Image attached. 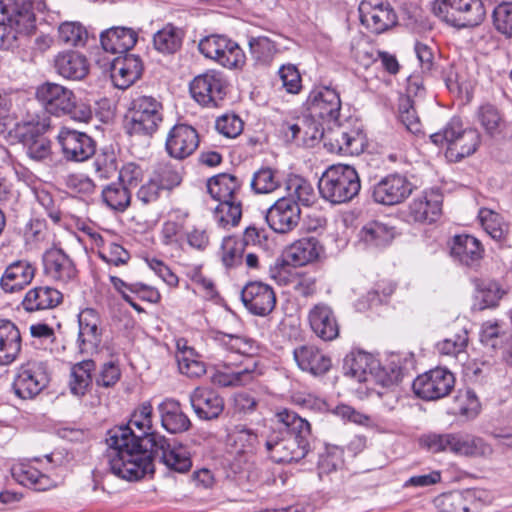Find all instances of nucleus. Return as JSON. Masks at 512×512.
Masks as SVG:
<instances>
[{
	"mask_svg": "<svg viewBox=\"0 0 512 512\" xmlns=\"http://www.w3.org/2000/svg\"><path fill=\"white\" fill-rule=\"evenodd\" d=\"M150 447L144 451L124 453V458L114 460L116 476L129 481L154 474V461L158 460L169 470L186 473L192 467L189 454L182 446L171 445L163 435L148 438Z\"/></svg>",
	"mask_w": 512,
	"mask_h": 512,
	"instance_id": "f257e3e1",
	"label": "nucleus"
},
{
	"mask_svg": "<svg viewBox=\"0 0 512 512\" xmlns=\"http://www.w3.org/2000/svg\"><path fill=\"white\" fill-rule=\"evenodd\" d=\"M275 417L281 427H271L265 435H262L268 457L278 464L298 462L310 449L309 422L288 409L277 412Z\"/></svg>",
	"mask_w": 512,
	"mask_h": 512,
	"instance_id": "f03ea898",
	"label": "nucleus"
},
{
	"mask_svg": "<svg viewBox=\"0 0 512 512\" xmlns=\"http://www.w3.org/2000/svg\"><path fill=\"white\" fill-rule=\"evenodd\" d=\"M152 405L142 403L132 414L126 426L115 427L108 431L106 443L107 458L111 472L116 475L114 460L124 458V453H136L150 447L148 438L160 435L152 431Z\"/></svg>",
	"mask_w": 512,
	"mask_h": 512,
	"instance_id": "7ed1b4c3",
	"label": "nucleus"
},
{
	"mask_svg": "<svg viewBox=\"0 0 512 512\" xmlns=\"http://www.w3.org/2000/svg\"><path fill=\"white\" fill-rule=\"evenodd\" d=\"M36 98L44 111L41 115H67L71 119L88 123L93 118V110L90 104L77 100L74 92L67 87L45 82L36 90Z\"/></svg>",
	"mask_w": 512,
	"mask_h": 512,
	"instance_id": "20e7f679",
	"label": "nucleus"
},
{
	"mask_svg": "<svg viewBox=\"0 0 512 512\" xmlns=\"http://www.w3.org/2000/svg\"><path fill=\"white\" fill-rule=\"evenodd\" d=\"M207 189L219 202L214 210L217 223L222 227L238 225L242 216V203L238 198L241 181L232 174L221 173L208 180Z\"/></svg>",
	"mask_w": 512,
	"mask_h": 512,
	"instance_id": "39448f33",
	"label": "nucleus"
},
{
	"mask_svg": "<svg viewBox=\"0 0 512 512\" xmlns=\"http://www.w3.org/2000/svg\"><path fill=\"white\" fill-rule=\"evenodd\" d=\"M35 22L30 4L0 0V49L16 47L19 36H26L35 30Z\"/></svg>",
	"mask_w": 512,
	"mask_h": 512,
	"instance_id": "423d86ee",
	"label": "nucleus"
},
{
	"mask_svg": "<svg viewBox=\"0 0 512 512\" xmlns=\"http://www.w3.org/2000/svg\"><path fill=\"white\" fill-rule=\"evenodd\" d=\"M361 188L356 169L350 165H332L318 182L319 193L323 199L332 204L351 201Z\"/></svg>",
	"mask_w": 512,
	"mask_h": 512,
	"instance_id": "0eeeda50",
	"label": "nucleus"
},
{
	"mask_svg": "<svg viewBox=\"0 0 512 512\" xmlns=\"http://www.w3.org/2000/svg\"><path fill=\"white\" fill-rule=\"evenodd\" d=\"M51 128L49 115H28L16 126V135L26 155L33 161L45 162L51 158V141L44 134Z\"/></svg>",
	"mask_w": 512,
	"mask_h": 512,
	"instance_id": "6e6552de",
	"label": "nucleus"
},
{
	"mask_svg": "<svg viewBox=\"0 0 512 512\" xmlns=\"http://www.w3.org/2000/svg\"><path fill=\"white\" fill-rule=\"evenodd\" d=\"M430 139L437 146L447 145V157L458 161L477 150L481 137L476 129L464 128L462 120L453 117L442 131L431 134Z\"/></svg>",
	"mask_w": 512,
	"mask_h": 512,
	"instance_id": "1a4fd4ad",
	"label": "nucleus"
},
{
	"mask_svg": "<svg viewBox=\"0 0 512 512\" xmlns=\"http://www.w3.org/2000/svg\"><path fill=\"white\" fill-rule=\"evenodd\" d=\"M424 444L433 453L451 452L467 457H486L492 454V448L482 438L461 433H432L423 439Z\"/></svg>",
	"mask_w": 512,
	"mask_h": 512,
	"instance_id": "9d476101",
	"label": "nucleus"
},
{
	"mask_svg": "<svg viewBox=\"0 0 512 512\" xmlns=\"http://www.w3.org/2000/svg\"><path fill=\"white\" fill-rule=\"evenodd\" d=\"M432 10L439 19L457 28L477 26L486 15L482 0H435Z\"/></svg>",
	"mask_w": 512,
	"mask_h": 512,
	"instance_id": "9b49d317",
	"label": "nucleus"
},
{
	"mask_svg": "<svg viewBox=\"0 0 512 512\" xmlns=\"http://www.w3.org/2000/svg\"><path fill=\"white\" fill-rule=\"evenodd\" d=\"M162 120L161 102L151 96H139L131 103L125 128L130 135L151 136Z\"/></svg>",
	"mask_w": 512,
	"mask_h": 512,
	"instance_id": "f8f14e48",
	"label": "nucleus"
},
{
	"mask_svg": "<svg viewBox=\"0 0 512 512\" xmlns=\"http://www.w3.org/2000/svg\"><path fill=\"white\" fill-rule=\"evenodd\" d=\"M49 381L46 363L29 360L18 368L13 389L19 398L32 399L47 387Z\"/></svg>",
	"mask_w": 512,
	"mask_h": 512,
	"instance_id": "ddd939ff",
	"label": "nucleus"
},
{
	"mask_svg": "<svg viewBox=\"0 0 512 512\" xmlns=\"http://www.w3.org/2000/svg\"><path fill=\"white\" fill-rule=\"evenodd\" d=\"M360 23L371 33L379 35L398 24V17L386 0H362L358 6Z\"/></svg>",
	"mask_w": 512,
	"mask_h": 512,
	"instance_id": "4468645a",
	"label": "nucleus"
},
{
	"mask_svg": "<svg viewBox=\"0 0 512 512\" xmlns=\"http://www.w3.org/2000/svg\"><path fill=\"white\" fill-rule=\"evenodd\" d=\"M199 51L224 67L237 68L244 64L245 55L240 46L224 35H210L200 40Z\"/></svg>",
	"mask_w": 512,
	"mask_h": 512,
	"instance_id": "2eb2a0df",
	"label": "nucleus"
},
{
	"mask_svg": "<svg viewBox=\"0 0 512 512\" xmlns=\"http://www.w3.org/2000/svg\"><path fill=\"white\" fill-rule=\"evenodd\" d=\"M365 138L356 129H348L339 121L326 125L324 134V147L331 153L345 156L359 155L363 152Z\"/></svg>",
	"mask_w": 512,
	"mask_h": 512,
	"instance_id": "dca6fc26",
	"label": "nucleus"
},
{
	"mask_svg": "<svg viewBox=\"0 0 512 512\" xmlns=\"http://www.w3.org/2000/svg\"><path fill=\"white\" fill-rule=\"evenodd\" d=\"M455 385L454 375L446 368H435L419 375L412 384L414 393L424 400L446 397Z\"/></svg>",
	"mask_w": 512,
	"mask_h": 512,
	"instance_id": "f3484780",
	"label": "nucleus"
},
{
	"mask_svg": "<svg viewBox=\"0 0 512 512\" xmlns=\"http://www.w3.org/2000/svg\"><path fill=\"white\" fill-rule=\"evenodd\" d=\"M413 189V183L404 174L395 172L376 182L371 188V196L378 204L393 206L404 202Z\"/></svg>",
	"mask_w": 512,
	"mask_h": 512,
	"instance_id": "a211bd4d",
	"label": "nucleus"
},
{
	"mask_svg": "<svg viewBox=\"0 0 512 512\" xmlns=\"http://www.w3.org/2000/svg\"><path fill=\"white\" fill-rule=\"evenodd\" d=\"M227 81L223 74L208 70L196 76L190 83L192 97L203 106H217L226 95Z\"/></svg>",
	"mask_w": 512,
	"mask_h": 512,
	"instance_id": "6ab92c4d",
	"label": "nucleus"
},
{
	"mask_svg": "<svg viewBox=\"0 0 512 512\" xmlns=\"http://www.w3.org/2000/svg\"><path fill=\"white\" fill-rule=\"evenodd\" d=\"M312 118H317L326 125L339 121L341 112L340 94L329 86L314 88L307 100Z\"/></svg>",
	"mask_w": 512,
	"mask_h": 512,
	"instance_id": "aec40b11",
	"label": "nucleus"
},
{
	"mask_svg": "<svg viewBox=\"0 0 512 512\" xmlns=\"http://www.w3.org/2000/svg\"><path fill=\"white\" fill-rule=\"evenodd\" d=\"M223 345L227 350L244 355L247 357L246 364L243 368H239L230 375L229 381H219L224 386L227 385H245L253 380L256 372L257 363L251 358L255 351L254 342L235 335H224L222 338Z\"/></svg>",
	"mask_w": 512,
	"mask_h": 512,
	"instance_id": "412c9836",
	"label": "nucleus"
},
{
	"mask_svg": "<svg viewBox=\"0 0 512 512\" xmlns=\"http://www.w3.org/2000/svg\"><path fill=\"white\" fill-rule=\"evenodd\" d=\"M79 333L78 348L82 355H93L98 352L102 341L101 319L93 308H85L78 315Z\"/></svg>",
	"mask_w": 512,
	"mask_h": 512,
	"instance_id": "4be33fe9",
	"label": "nucleus"
},
{
	"mask_svg": "<svg viewBox=\"0 0 512 512\" xmlns=\"http://www.w3.org/2000/svg\"><path fill=\"white\" fill-rule=\"evenodd\" d=\"M44 273L53 281L68 284L77 280L78 270L72 258L61 248H50L43 254Z\"/></svg>",
	"mask_w": 512,
	"mask_h": 512,
	"instance_id": "5701e85b",
	"label": "nucleus"
},
{
	"mask_svg": "<svg viewBox=\"0 0 512 512\" xmlns=\"http://www.w3.org/2000/svg\"><path fill=\"white\" fill-rule=\"evenodd\" d=\"M301 209L289 199L279 198L265 215L269 227L276 233L286 234L294 230L300 221Z\"/></svg>",
	"mask_w": 512,
	"mask_h": 512,
	"instance_id": "b1692460",
	"label": "nucleus"
},
{
	"mask_svg": "<svg viewBox=\"0 0 512 512\" xmlns=\"http://www.w3.org/2000/svg\"><path fill=\"white\" fill-rule=\"evenodd\" d=\"M241 300L249 312L257 316L270 314L276 305V295L269 285L254 281L241 291Z\"/></svg>",
	"mask_w": 512,
	"mask_h": 512,
	"instance_id": "393cba45",
	"label": "nucleus"
},
{
	"mask_svg": "<svg viewBox=\"0 0 512 512\" xmlns=\"http://www.w3.org/2000/svg\"><path fill=\"white\" fill-rule=\"evenodd\" d=\"M57 138L68 160L82 162L95 154L96 143L84 132L63 128Z\"/></svg>",
	"mask_w": 512,
	"mask_h": 512,
	"instance_id": "a878e982",
	"label": "nucleus"
},
{
	"mask_svg": "<svg viewBox=\"0 0 512 512\" xmlns=\"http://www.w3.org/2000/svg\"><path fill=\"white\" fill-rule=\"evenodd\" d=\"M199 141L195 128L187 124H177L169 131L165 147L172 158L183 160L196 151Z\"/></svg>",
	"mask_w": 512,
	"mask_h": 512,
	"instance_id": "bb28decb",
	"label": "nucleus"
},
{
	"mask_svg": "<svg viewBox=\"0 0 512 512\" xmlns=\"http://www.w3.org/2000/svg\"><path fill=\"white\" fill-rule=\"evenodd\" d=\"M189 399L194 413L201 420L218 419L225 407L222 396L208 387L195 388Z\"/></svg>",
	"mask_w": 512,
	"mask_h": 512,
	"instance_id": "cd10ccee",
	"label": "nucleus"
},
{
	"mask_svg": "<svg viewBox=\"0 0 512 512\" xmlns=\"http://www.w3.org/2000/svg\"><path fill=\"white\" fill-rule=\"evenodd\" d=\"M371 375L368 376L366 383L377 384L382 388H386L385 392H378L379 396L387 395L392 402H396V394L389 390L390 387L397 384L403 375V367L398 355H391L384 365L377 360V366L371 370Z\"/></svg>",
	"mask_w": 512,
	"mask_h": 512,
	"instance_id": "c85d7f7f",
	"label": "nucleus"
},
{
	"mask_svg": "<svg viewBox=\"0 0 512 512\" xmlns=\"http://www.w3.org/2000/svg\"><path fill=\"white\" fill-rule=\"evenodd\" d=\"M143 72V64L139 56L125 54L112 62L111 77L115 86L126 89L137 81Z\"/></svg>",
	"mask_w": 512,
	"mask_h": 512,
	"instance_id": "c756f323",
	"label": "nucleus"
},
{
	"mask_svg": "<svg viewBox=\"0 0 512 512\" xmlns=\"http://www.w3.org/2000/svg\"><path fill=\"white\" fill-rule=\"evenodd\" d=\"M22 350V337L18 326L8 319H0V365L16 361Z\"/></svg>",
	"mask_w": 512,
	"mask_h": 512,
	"instance_id": "7c9ffc66",
	"label": "nucleus"
},
{
	"mask_svg": "<svg viewBox=\"0 0 512 512\" xmlns=\"http://www.w3.org/2000/svg\"><path fill=\"white\" fill-rule=\"evenodd\" d=\"M312 331L324 341H332L339 335V325L333 310L326 304L315 305L308 314Z\"/></svg>",
	"mask_w": 512,
	"mask_h": 512,
	"instance_id": "2f4dec72",
	"label": "nucleus"
},
{
	"mask_svg": "<svg viewBox=\"0 0 512 512\" xmlns=\"http://www.w3.org/2000/svg\"><path fill=\"white\" fill-rule=\"evenodd\" d=\"M450 254L460 264L474 268L483 258L484 249L477 238L462 234L454 236Z\"/></svg>",
	"mask_w": 512,
	"mask_h": 512,
	"instance_id": "473e14b6",
	"label": "nucleus"
},
{
	"mask_svg": "<svg viewBox=\"0 0 512 512\" xmlns=\"http://www.w3.org/2000/svg\"><path fill=\"white\" fill-rule=\"evenodd\" d=\"M35 267L26 260H18L8 265L0 279L1 288L14 293L29 285L35 276Z\"/></svg>",
	"mask_w": 512,
	"mask_h": 512,
	"instance_id": "72a5a7b5",
	"label": "nucleus"
},
{
	"mask_svg": "<svg viewBox=\"0 0 512 512\" xmlns=\"http://www.w3.org/2000/svg\"><path fill=\"white\" fill-rule=\"evenodd\" d=\"M294 360L298 367L314 376L323 375L331 367V359L313 345H302L294 349Z\"/></svg>",
	"mask_w": 512,
	"mask_h": 512,
	"instance_id": "f704fd0d",
	"label": "nucleus"
},
{
	"mask_svg": "<svg viewBox=\"0 0 512 512\" xmlns=\"http://www.w3.org/2000/svg\"><path fill=\"white\" fill-rule=\"evenodd\" d=\"M397 235L396 228L389 223L369 221L359 232L360 242L367 248L382 249L389 246Z\"/></svg>",
	"mask_w": 512,
	"mask_h": 512,
	"instance_id": "c9c22d12",
	"label": "nucleus"
},
{
	"mask_svg": "<svg viewBox=\"0 0 512 512\" xmlns=\"http://www.w3.org/2000/svg\"><path fill=\"white\" fill-rule=\"evenodd\" d=\"M63 300V294L50 286H38L30 289L22 300L23 309L27 312H37L53 309Z\"/></svg>",
	"mask_w": 512,
	"mask_h": 512,
	"instance_id": "e433bc0d",
	"label": "nucleus"
},
{
	"mask_svg": "<svg viewBox=\"0 0 512 512\" xmlns=\"http://www.w3.org/2000/svg\"><path fill=\"white\" fill-rule=\"evenodd\" d=\"M162 427L172 433H182L191 426V421L183 412L181 404L174 399H165L158 405Z\"/></svg>",
	"mask_w": 512,
	"mask_h": 512,
	"instance_id": "4c0bfd02",
	"label": "nucleus"
},
{
	"mask_svg": "<svg viewBox=\"0 0 512 512\" xmlns=\"http://www.w3.org/2000/svg\"><path fill=\"white\" fill-rule=\"evenodd\" d=\"M102 48L113 54L127 53L137 42V33L131 28L113 27L100 35Z\"/></svg>",
	"mask_w": 512,
	"mask_h": 512,
	"instance_id": "58836bf2",
	"label": "nucleus"
},
{
	"mask_svg": "<svg viewBox=\"0 0 512 512\" xmlns=\"http://www.w3.org/2000/svg\"><path fill=\"white\" fill-rule=\"evenodd\" d=\"M441 213L440 196L434 193H422L409 205V216L416 222L432 223Z\"/></svg>",
	"mask_w": 512,
	"mask_h": 512,
	"instance_id": "ea45409f",
	"label": "nucleus"
},
{
	"mask_svg": "<svg viewBox=\"0 0 512 512\" xmlns=\"http://www.w3.org/2000/svg\"><path fill=\"white\" fill-rule=\"evenodd\" d=\"M375 366L377 359L370 353L352 351L344 359L343 370L346 376L359 383H366L368 376L371 375L370 370Z\"/></svg>",
	"mask_w": 512,
	"mask_h": 512,
	"instance_id": "a19ab883",
	"label": "nucleus"
},
{
	"mask_svg": "<svg viewBox=\"0 0 512 512\" xmlns=\"http://www.w3.org/2000/svg\"><path fill=\"white\" fill-rule=\"evenodd\" d=\"M57 73L70 80H81L89 71V65L85 56L78 52L59 54L55 59Z\"/></svg>",
	"mask_w": 512,
	"mask_h": 512,
	"instance_id": "79ce46f5",
	"label": "nucleus"
},
{
	"mask_svg": "<svg viewBox=\"0 0 512 512\" xmlns=\"http://www.w3.org/2000/svg\"><path fill=\"white\" fill-rule=\"evenodd\" d=\"M323 247L315 237L301 238L295 241L287 251V257L294 266H304L316 261Z\"/></svg>",
	"mask_w": 512,
	"mask_h": 512,
	"instance_id": "37998d69",
	"label": "nucleus"
},
{
	"mask_svg": "<svg viewBox=\"0 0 512 512\" xmlns=\"http://www.w3.org/2000/svg\"><path fill=\"white\" fill-rule=\"evenodd\" d=\"M95 368L96 363L92 359H83L71 365L69 389L73 395L82 397L88 392Z\"/></svg>",
	"mask_w": 512,
	"mask_h": 512,
	"instance_id": "c03bdc74",
	"label": "nucleus"
},
{
	"mask_svg": "<svg viewBox=\"0 0 512 512\" xmlns=\"http://www.w3.org/2000/svg\"><path fill=\"white\" fill-rule=\"evenodd\" d=\"M285 190L286 195L282 198L292 200L298 207L300 205L308 207L314 202L313 186L301 176H290L285 182Z\"/></svg>",
	"mask_w": 512,
	"mask_h": 512,
	"instance_id": "a18cd8bd",
	"label": "nucleus"
},
{
	"mask_svg": "<svg viewBox=\"0 0 512 512\" xmlns=\"http://www.w3.org/2000/svg\"><path fill=\"white\" fill-rule=\"evenodd\" d=\"M13 478L23 486L38 491L50 486V478L28 463L14 465L11 469Z\"/></svg>",
	"mask_w": 512,
	"mask_h": 512,
	"instance_id": "49530a36",
	"label": "nucleus"
},
{
	"mask_svg": "<svg viewBox=\"0 0 512 512\" xmlns=\"http://www.w3.org/2000/svg\"><path fill=\"white\" fill-rule=\"evenodd\" d=\"M151 178L158 183L163 190H172L182 181V167L171 161L158 162L152 171Z\"/></svg>",
	"mask_w": 512,
	"mask_h": 512,
	"instance_id": "de8ad7c7",
	"label": "nucleus"
},
{
	"mask_svg": "<svg viewBox=\"0 0 512 512\" xmlns=\"http://www.w3.org/2000/svg\"><path fill=\"white\" fill-rule=\"evenodd\" d=\"M182 40L183 33L181 29L172 24H167L154 34L153 45L162 54H174L180 49Z\"/></svg>",
	"mask_w": 512,
	"mask_h": 512,
	"instance_id": "09e8293b",
	"label": "nucleus"
},
{
	"mask_svg": "<svg viewBox=\"0 0 512 512\" xmlns=\"http://www.w3.org/2000/svg\"><path fill=\"white\" fill-rule=\"evenodd\" d=\"M102 200L111 210L124 212L131 201L129 188L119 182H113L103 187Z\"/></svg>",
	"mask_w": 512,
	"mask_h": 512,
	"instance_id": "8fccbe9b",
	"label": "nucleus"
},
{
	"mask_svg": "<svg viewBox=\"0 0 512 512\" xmlns=\"http://www.w3.org/2000/svg\"><path fill=\"white\" fill-rule=\"evenodd\" d=\"M176 360L180 373L189 378H200L206 373V365L194 349L180 350L176 353Z\"/></svg>",
	"mask_w": 512,
	"mask_h": 512,
	"instance_id": "3c124183",
	"label": "nucleus"
},
{
	"mask_svg": "<svg viewBox=\"0 0 512 512\" xmlns=\"http://www.w3.org/2000/svg\"><path fill=\"white\" fill-rule=\"evenodd\" d=\"M477 119L485 132L490 136L498 135L505 127V122L499 110L491 105L484 104L477 111Z\"/></svg>",
	"mask_w": 512,
	"mask_h": 512,
	"instance_id": "603ef678",
	"label": "nucleus"
},
{
	"mask_svg": "<svg viewBox=\"0 0 512 512\" xmlns=\"http://www.w3.org/2000/svg\"><path fill=\"white\" fill-rule=\"evenodd\" d=\"M280 186L278 173L269 167L256 171L251 180V188L257 194H268Z\"/></svg>",
	"mask_w": 512,
	"mask_h": 512,
	"instance_id": "864d4df0",
	"label": "nucleus"
},
{
	"mask_svg": "<svg viewBox=\"0 0 512 512\" xmlns=\"http://www.w3.org/2000/svg\"><path fill=\"white\" fill-rule=\"evenodd\" d=\"M249 50L252 58L261 64H268L276 53V46L266 36L251 37Z\"/></svg>",
	"mask_w": 512,
	"mask_h": 512,
	"instance_id": "5fc2aeb1",
	"label": "nucleus"
},
{
	"mask_svg": "<svg viewBox=\"0 0 512 512\" xmlns=\"http://www.w3.org/2000/svg\"><path fill=\"white\" fill-rule=\"evenodd\" d=\"M399 119L407 131L414 135L423 134L422 124L410 96L401 100L399 105Z\"/></svg>",
	"mask_w": 512,
	"mask_h": 512,
	"instance_id": "6e6d98bb",
	"label": "nucleus"
},
{
	"mask_svg": "<svg viewBox=\"0 0 512 512\" xmlns=\"http://www.w3.org/2000/svg\"><path fill=\"white\" fill-rule=\"evenodd\" d=\"M87 35L86 29L76 22L62 23L58 29L59 42L69 46L84 45Z\"/></svg>",
	"mask_w": 512,
	"mask_h": 512,
	"instance_id": "4d7b16f0",
	"label": "nucleus"
},
{
	"mask_svg": "<svg viewBox=\"0 0 512 512\" xmlns=\"http://www.w3.org/2000/svg\"><path fill=\"white\" fill-rule=\"evenodd\" d=\"M493 24L495 29L506 38L512 37V3L502 1L493 10Z\"/></svg>",
	"mask_w": 512,
	"mask_h": 512,
	"instance_id": "13d9d810",
	"label": "nucleus"
},
{
	"mask_svg": "<svg viewBox=\"0 0 512 512\" xmlns=\"http://www.w3.org/2000/svg\"><path fill=\"white\" fill-rule=\"evenodd\" d=\"M94 168L98 178L106 180L117 174L116 155L112 150L103 149L94 160Z\"/></svg>",
	"mask_w": 512,
	"mask_h": 512,
	"instance_id": "bf43d9fd",
	"label": "nucleus"
},
{
	"mask_svg": "<svg viewBox=\"0 0 512 512\" xmlns=\"http://www.w3.org/2000/svg\"><path fill=\"white\" fill-rule=\"evenodd\" d=\"M504 293L497 282L489 281L482 283L478 287L476 296L477 299H480L479 309L483 310L496 306Z\"/></svg>",
	"mask_w": 512,
	"mask_h": 512,
	"instance_id": "052dcab7",
	"label": "nucleus"
},
{
	"mask_svg": "<svg viewBox=\"0 0 512 512\" xmlns=\"http://www.w3.org/2000/svg\"><path fill=\"white\" fill-rule=\"evenodd\" d=\"M185 231V219L167 220L161 229L162 243L168 246H180Z\"/></svg>",
	"mask_w": 512,
	"mask_h": 512,
	"instance_id": "680f3d73",
	"label": "nucleus"
},
{
	"mask_svg": "<svg viewBox=\"0 0 512 512\" xmlns=\"http://www.w3.org/2000/svg\"><path fill=\"white\" fill-rule=\"evenodd\" d=\"M479 219L485 231L492 239L502 243L508 236V229L504 230L497 224L498 215L490 210L482 209L479 212Z\"/></svg>",
	"mask_w": 512,
	"mask_h": 512,
	"instance_id": "e2e57ef3",
	"label": "nucleus"
},
{
	"mask_svg": "<svg viewBox=\"0 0 512 512\" xmlns=\"http://www.w3.org/2000/svg\"><path fill=\"white\" fill-rule=\"evenodd\" d=\"M267 431L256 433L251 429H242L237 433L236 443L240 445L241 451L245 454H255L264 442V437Z\"/></svg>",
	"mask_w": 512,
	"mask_h": 512,
	"instance_id": "0e129e2a",
	"label": "nucleus"
},
{
	"mask_svg": "<svg viewBox=\"0 0 512 512\" xmlns=\"http://www.w3.org/2000/svg\"><path fill=\"white\" fill-rule=\"evenodd\" d=\"M468 343V335L465 330L446 338L437 344L439 352L443 355L456 356L462 352Z\"/></svg>",
	"mask_w": 512,
	"mask_h": 512,
	"instance_id": "69168bd1",
	"label": "nucleus"
},
{
	"mask_svg": "<svg viewBox=\"0 0 512 512\" xmlns=\"http://www.w3.org/2000/svg\"><path fill=\"white\" fill-rule=\"evenodd\" d=\"M279 77L282 82V86L288 93L297 94L300 91L302 87L301 76L294 65H283L279 69Z\"/></svg>",
	"mask_w": 512,
	"mask_h": 512,
	"instance_id": "338daca9",
	"label": "nucleus"
},
{
	"mask_svg": "<svg viewBox=\"0 0 512 512\" xmlns=\"http://www.w3.org/2000/svg\"><path fill=\"white\" fill-rule=\"evenodd\" d=\"M456 401L459 404L458 412L461 415L467 417H475L480 410V402L475 392L471 389H467L464 392H460Z\"/></svg>",
	"mask_w": 512,
	"mask_h": 512,
	"instance_id": "774afa93",
	"label": "nucleus"
}]
</instances>
